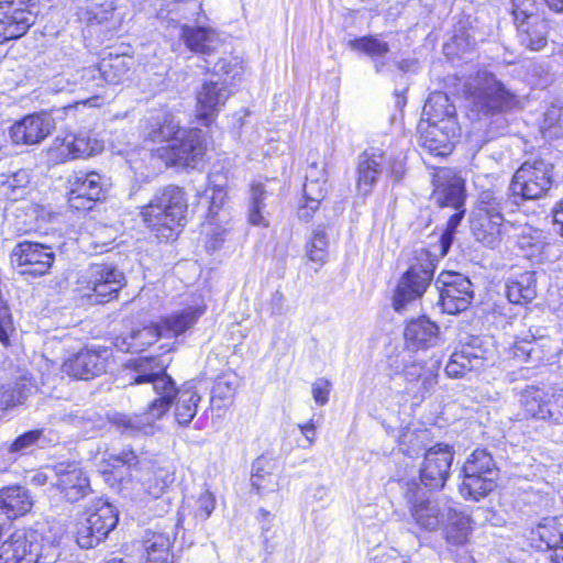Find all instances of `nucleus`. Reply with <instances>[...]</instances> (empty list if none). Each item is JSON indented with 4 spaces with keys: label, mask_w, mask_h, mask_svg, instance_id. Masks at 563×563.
<instances>
[{
    "label": "nucleus",
    "mask_w": 563,
    "mask_h": 563,
    "mask_svg": "<svg viewBox=\"0 0 563 563\" xmlns=\"http://www.w3.org/2000/svg\"><path fill=\"white\" fill-rule=\"evenodd\" d=\"M131 384H150L159 397L150 404L143 415L123 416L115 420L117 424L129 434L152 433L154 421L161 419L168 411L176 395L175 418L180 426H188L197 415V407L201 399L197 390L189 385H184L176 390L172 377L155 360H140L136 363Z\"/></svg>",
    "instance_id": "nucleus-1"
},
{
    "label": "nucleus",
    "mask_w": 563,
    "mask_h": 563,
    "mask_svg": "<svg viewBox=\"0 0 563 563\" xmlns=\"http://www.w3.org/2000/svg\"><path fill=\"white\" fill-rule=\"evenodd\" d=\"M465 87L470 115L486 121L492 136L507 128L506 113L521 107L520 97L493 73L477 71Z\"/></svg>",
    "instance_id": "nucleus-2"
},
{
    "label": "nucleus",
    "mask_w": 563,
    "mask_h": 563,
    "mask_svg": "<svg viewBox=\"0 0 563 563\" xmlns=\"http://www.w3.org/2000/svg\"><path fill=\"white\" fill-rule=\"evenodd\" d=\"M188 209L185 191L174 185L163 187L141 209L144 224L158 239L175 240L185 225Z\"/></svg>",
    "instance_id": "nucleus-3"
},
{
    "label": "nucleus",
    "mask_w": 563,
    "mask_h": 563,
    "mask_svg": "<svg viewBox=\"0 0 563 563\" xmlns=\"http://www.w3.org/2000/svg\"><path fill=\"white\" fill-rule=\"evenodd\" d=\"M405 157L400 153L394 155L380 147H368L360 156L357 162V191L367 196L373 191L379 176L386 172L398 181L405 175Z\"/></svg>",
    "instance_id": "nucleus-4"
},
{
    "label": "nucleus",
    "mask_w": 563,
    "mask_h": 563,
    "mask_svg": "<svg viewBox=\"0 0 563 563\" xmlns=\"http://www.w3.org/2000/svg\"><path fill=\"white\" fill-rule=\"evenodd\" d=\"M435 263L437 258L429 251L421 249L416 252L413 263L402 274L395 290L393 307L397 312L422 297L432 280Z\"/></svg>",
    "instance_id": "nucleus-5"
},
{
    "label": "nucleus",
    "mask_w": 563,
    "mask_h": 563,
    "mask_svg": "<svg viewBox=\"0 0 563 563\" xmlns=\"http://www.w3.org/2000/svg\"><path fill=\"white\" fill-rule=\"evenodd\" d=\"M553 164L544 157H532L521 164L516 170L510 191L515 198L536 200L544 197L553 184Z\"/></svg>",
    "instance_id": "nucleus-6"
},
{
    "label": "nucleus",
    "mask_w": 563,
    "mask_h": 563,
    "mask_svg": "<svg viewBox=\"0 0 563 563\" xmlns=\"http://www.w3.org/2000/svg\"><path fill=\"white\" fill-rule=\"evenodd\" d=\"M413 522L423 530L435 531L444 525L451 514V505L446 501L427 497L424 489L415 479L401 486Z\"/></svg>",
    "instance_id": "nucleus-7"
},
{
    "label": "nucleus",
    "mask_w": 563,
    "mask_h": 563,
    "mask_svg": "<svg viewBox=\"0 0 563 563\" xmlns=\"http://www.w3.org/2000/svg\"><path fill=\"white\" fill-rule=\"evenodd\" d=\"M119 520L113 505L103 499L93 500L78 522L76 542L82 549H91L103 541Z\"/></svg>",
    "instance_id": "nucleus-8"
},
{
    "label": "nucleus",
    "mask_w": 563,
    "mask_h": 563,
    "mask_svg": "<svg viewBox=\"0 0 563 563\" xmlns=\"http://www.w3.org/2000/svg\"><path fill=\"white\" fill-rule=\"evenodd\" d=\"M36 0H0V43L24 35L36 20Z\"/></svg>",
    "instance_id": "nucleus-9"
},
{
    "label": "nucleus",
    "mask_w": 563,
    "mask_h": 563,
    "mask_svg": "<svg viewBox=\"0 0 563 563\" xmlns=\"http://www.w3.org/2000/svg\"><path fill=\"white\" fill-rule=\"evenodd\" d=\"M86 294L97 302H108L118 297L125 286L124 273L112 264L96 263L90 265L86 275Z\"/></svg>",
    "instance_id": "nucleus-10"
},
{
    "label": "nucleus",
    "mask_w": 563,
    "mask_h": 563,
    "mask_svg": "<svg viewBox=\"0 0 563 563\" xmlns=\"http://www.w3.org/2000/svg\"><path fill=\"white\" fill-rule=\"evenodd\" d=\"M54 261L52 247L37 242H20L11 252V262L20 268V274L32 277L47 274Z\"/></svg>",
    "instance_id": "nucleus-11"
},
{
    "label": "nucleus",
    "mask_w": 563,
    "mask_h": 563,
    "mask_svg": "<svg viewBox=\"0 0 563 563\" xmlns=\"http://www.w3.org/2000/svg\"><path fill=\"white\" fill-rule=\"evenodd\" d=\"M441 284L440 305L442 310L449 314L464 311L473 299L471 280L457 273L443 272L440 274L437 285Z\"/></svg>",
    "instance_id": "nucleus-12"
},
{
    "label": "nucleus",
    "mask_w": 563,
    "mask_h": 563,
    "mask_svg": "<svg viewBox=\"0 0 563 563\" xmlns=\"http://www.w3.org/2000/svg\"><path fill=\"white\" fill-rule=\"evenodd\" d=\"M68 203L78 211L91 210L104 194L102 177L96 172H77L67 180Z\"/></svg>",
    "instance_id": "nucleus-13"
},
{
    "label": "nucleus",
    "mask_w": 563,
    "mask_h": 563,
    "mask_svg": "<svg viewBox=\"0 0 563 563\" xmlns=\"http://www.w3.org/2000/svg\"><path fill=\"white\" fill-rule=\"evenodd\" d=\"M166 150L167 159L172 165L195 167L206 151L202 131L199 129L180 130Z\"/></svg>",
    "instance_id": "nucleus-14"
},
{
    "label": "nucleus",
    "mask_w": 563,
    "mask_h": 563,
    "mask_svg": "<svg viewBox=\"0 0 563 563\" xmlns=\"http://www.w3.org/2000/svg\"><path fill=\"white\" fill-rule=\"evenodd\" d=\"M401 375L406 382V393L415 399L423 400L430 396L438 385L439 365L426 366L418 360L402 357Z\"/></svg>",
    "instance_id": "nucleus-15"
},
{
    "label": "nucleus",
    "mask_w": 563,
    "mask_h": 563,
    "mask_svg": "<svg viewBox=\"0 0 563 563\" xmlns=\"http://www.w3.org/2000/svg\"><path fill=\"white\" fill-rule=\"evenodd\" d=\"M453 453L448 446L429 449L420 467V481L429 489H441L449 478Z\"/></svg>",
    "instance_id": "nucleus-16"
},
{
    "label": "nucleus",
    "mask_w": 563,
    "mask_h": 563,
    "mask_svg": "<svg viewBox=\"0 0 563 563\" xmlns=\"http://www.w3.org/2000/svg\"><path fill=\"white\" fill-rule=\"evenodd\" d=\"M55 124L51 114L46 112L25 115L10 129V136L14 144L35 145L45 140L54 130Z\"/></svg>",
    "instance_id": "nucleus-17"
},
{
    "label": "nucleus",
    "mask_w": 563,
    "mask_h": 563,
    "mask_svg": "<svg viewBox=\"0 0 563 563\" xmlns=\"http://www.w3.org/2000/svg\"><path fill=\"white\" fill-rule=\"evenodd\" d=\"M108 350L85 349L66 360L63 371L78 379H90L106 371Z\"/></svg>",
    "instance_id": "nucleus-18"
},
{
    "label": "nucleus",
    "mask_w": 563,
    "mask_h": 563,
    "mask_svg": "<svg viewBox=\"0 0 563 563\" xmlns=\"http://www.w3.org/2000/svg\"><path fill=\"white\" fill-rule=\"evenodd\" d=\"M231 95L222 81H207L197 93V118L208 126Z\"/></svg>",
    "instance_id": "nucleus-19"
},
{
    "label": "nucleus",
    "mask_w": 563,
    "mask_h": 563,
    "mask_svg": "<svg viewBox=\"0 0 563 563\" xmlns=\"http://www.w3.org/2000/svg\"><path fill=\"white\" fill-rule=\"evenodd\" d=\"M56 486L70 503L78 501L90 492L89 478L82 468L75 463H60L55 466Z\"/></svg>",
    "instance_id": "nucleus-20"
},
{
    "label": "nucleus",
    "mask_w": 563,
    "mask_h": 563,
    "mask_svg": "<svg viewBox=\"0 0 563 563\" xmlns=\"http://www.w3.org/2000/svg\"><path fill=\"white\" fill-rule=\"evenodd\" d=\"M56 150L67 159L86 158L100 153L103 144L90 131L69 133L63 139L56 137Z\"/></svg>",
    "instance_id": "nucleus-21"
},
{
    "label": "nucleus",
    "mask_w": 563,
    "mask_h": 563,
    "mask_svg": "<svg viewBox=\"0 0 563 563\" xmlns=\"http://www.w3.org/2000/svg\"><path fill=\"white\" fill-rule=\"evenodd\" d=\"M40 547L22 531H16L0 545V563H37Z\"/></svg>",
    "instance_id": "nucleus-22"
},
{
    "label": "nucleus",
    "mask_w": 563,
    "mask_h": 563,
    "mask_svg": "<svg viewBox=\"0 0 563 563\" xmlns=\"http://www.w3.org/2000/svg\"><path fill=\"white\" fill-rule=\"evenodd\" d=\"M421 145L431 154L443 156L451 152L452 141L457 135V121H446L442 125H426L420 123Z\"/></svg>",
    "instance_id": "nucleus-23"
},
{
    "label": "nucleus",
    "mask_w": 563,
    "mask_h": 563,
    "mask_svg": "<svg viewBox=\"0 0 563 563\" xmlns=\"http://www.w3.org/2000/svg\"><path fill=\"white\" fill-rule=\"evenodd\" d=\"M327 191L324 170L318 169L317 164H311L306 174V183L303 185L305 203L299 208V218L309 220L312 213L319 209Z\"/></svg>",
    "instance_id": "nucleus-24"
},
{
    "label": "nucleus",
    "mask_w": 563,
    "mask_h": 563,
    "mask_svg": "<svg viewBox=\"0 0 563 563\" xmlns=\"http://www.w3.org/2000/svg\"><path fill=\"white\" fill-rule=\"evenodd\" d=\"M347 46L355 52L363 53L371 57L375 71L384 74L389 70L390 63L387 54L390 51L389 44L378 35L362 36L347 42Z\"/></svg>",
    "instance_id": "nucleus-25"
},
{
    "label": "nucleus",
    "mask_w": 563,
    "mask_h": 563,
    "mask_svg": "<svg viewBox=\"0 0 563 563\" xmlns=\"http://www.w3.org/2000/svg\"><path fill=\"white\" fill-rule=\"evenodd\" d=\"M179 36L188 49L202 55H210L222 45L218 33L205 26H189L183 24L180 26Z\"/></svg>",
    "instance_id": "nucleus-26"
},
{
    "label": "nucleus",
    "mask_w": 563,
    "mask_h": 563,
    "mask_svg": "<svg viewBox=\"0 0 563 563\" xmlns=\"http://www.w3.org/2000/svg\"><path fill=\"white\" fill-rule=\"evenodd\" d=\"M179 122L173 114L162 111L145 119L142 123V135L152 142H169L179 133Z\"/></svg>",
    "instance_id": "nucleus-27"
},
{
    "label": "nucleus",
    "mask_w": 563,
    "mask_h": 563,
    "mask_svg": "<svg viewBox=\"0 0 563 563\" xmlns=\"http://www.w3.org/2000/svg\"><path fill=\"white\" fill-rule=\"evenodd\" d=\"M32 507L33 499L24 487L13 485L0 489V511L8 519L24 516Z\"/></svg>",
    "instance_id": "nucleus-28"
},
{
    "label": "nucleus",
    "mask_w": 563,
    "mask_h": 563,
    "mask_svg": "<svg viewBox=\"0 0 563 563\" xmlns=\"http://www.w3.org/2000/svg\"><path fill=\"white\" fill-rule=\"evenodd\" d=\"M251 482L252 487L261 497L278 492L280 487L279 474L276 471L275 463L265 456L256 459L252 466Z\"/></svg>",
    "instance_id": "nucleus-29"
},
{
    "label": "nucleus",
    "mask_w": 563,
    "mask_h": 563,
    "mask_svg": "<svg viewBox=\"0 0 563 563\" xmlns=\"http://www.w3.org/2000/svg\"><path fill=\"white\" fill-rule=\"evenodd\" d=\"M446 121H456L455 107L444 92H433L427 99L422 110V122L427 125H442Z\"/></svg>",
    "instance_id": "nucleus-30"
},
{
    "label": "nucleus",
    "mask_w": 563,
    "mask_h": 563,
    "mask_svg": "<svg viewBox=\"0 0 563 563\" xmlns=\"http://www.w3.org/2000/svg\"><path fill=\"white\" fill-rule=\"evenodd\" d=\"M437 181H441L435 186L433 199L441 207H452L459 210L464 205V184L457 176L449 178L448 172L438 175Z\"/></svg>",
    "instance_id": "nucleus-31"
},
{
    "label": "nucleus",
    "mask_w": 563,
    "mask_h": 563,
    "mask_svg": "<svg viewBox=\"0 0 563 563\" xmlns=\"http://www.w3.org/2000/svg\"><path fill=\"white\" fill-rule=\"evenodd\" d=\"M537 279L533 272L510 276L506 284V296L511 303L527 305L537 296Z\"/></svg>",
    "instance_id": "nucleus-32"
},
{
    "label": "nucleus",
    "mask_w": 563,
    "mask_h": 563,
    "mask_svg": "<svg viewBox=\"0 0 563 563\" xmlns=\"http://www.w3.org/2000/svg\"><path fill=\"white\" fill-rule=\"evenodd\" d=\"M404 336L408 345L427 349L437 344L439 327L427 318H419L407 324Z\"/></svg>",
    "instance_id": "nucleus-33"
},
{
    "label": "nucleus",
    "mask_w": 563,
    "mask_h": 563,
    "mask_svg": "<svg viewBox=\"0 0 563 563\" xmlns=\"http://www.w3.org/2000/svg\"><path fill=\"white\" fill-rule=\"evenodd\" d=\"M533 540H539L540 550L559 552L563 548V517L544 518L532 530Z\"/></svg>",
    "instance_id": "nucleus-34"
},
{
    "label": "nucleus",
    "mask_w": 563,
    "mask_h": 563,
    "mask_svg": "<svg viewBox=\"0 0 563 563\" xmlns=\"http://www.w3.org/2000/svg\"><path fill=\"white\" fill-rule=\"evenodd\" d=\"M504 225L503 212L477 213L473 223L474 234L477 241L488 247H495L501 234Z\"/></svg>",
    "instance_id": "nucleus-35"
},
{
    "label": "nucleus",
    "mask_w": 563,
    "mask_h": 563,
    "mask_svg": "<svg viewBox=\"0 0 563 563\" xmlns=\"http://www.w3.org/2000/svg\"><path fill=\"white\" fill-rule=\"evenodd\" d=\"M470 345L454 351L445 366V374L451 378L463 377L467 372L478 369L484 364L483 356Z\"/></svg>",
    "instance_id": "nucleus-36"
},
{
    "label": "nucleus",
    "mask_w": 563,
    "mask_h": 563,
    "mask_svg": "<svg viewBox=\"0 0 563 563\" xmlns=\"http://www.w3.org/2000/svg\"><path fill=\"white\" fill-rule=\"evenodd\" d=\"M34 387L31 375L22 371L14 382L0 384V405L4 408L22 405Z\"/></svg>",
    "instance_id": "nucleus-37"
},
{
    "label": "nucleus",
    "mask_w": 563,
    "mask_h": 563,
    "mask_svg": "<svg viewBox=\"0 0 563 563\" xmlns=\"http://www.w3.org/2000/svg\"><path fill=\"white\" fill-rule=\"evenodd\" d=\"M444 538L453 547H463L468 542L473 530L468 515L456 511L451 507V514L445 519Z\"/></svg>",
    "instance_id": "nucleus-38"
},
{
    "label": "nucleus",
    "mask_w": 563,
    "mask_h": 563,
    "mask_svg": "<svg viewBox=\"0 0 563 563\" xmlns=\"http://www.w3.org/2000/svg\"><path fill=\"white\" fill-rule=\"evenodd\" d=\"M517 25L519 43L530 51H540L547 45V23L541 20L520 21Z\"/></svg>",
    "instance_id": "nucleus-39"
},
{
    "label": "nucleus",
    "mask_w": 563,
    "mask_h": 563,
    "mask_svg": "<svg viewBox=\"0 0 563 563\" xmlns=\"http://www.w3.org/2000/svg\"><path fill=\"white\" fill-rule=\"evenodd\" d=\"M202 314V308L189 307L165 318L161 323L166 336H178L190 329Z\"/></svg>",
    "instance_id": "nucleus-40"
},
{
    "label": "nucleus",
    "mask_w": 563,
    "mask_h": 563,
    "mask_svg": "<svg viewBox=\"0 0 563 563\" xmlns=\"http://www.w3.org/2000/svg\"><path fill=\"white\" fill-rule=\"evenodd\" d=\"M496 478L493 475L463 473L460 493L465 498L478 500L494 489Z\"/></svg>",
    "instance_id": "nucleus-41"
},
{
    "label": "nucleus",
    "mask_w": 563,
    "mask_h": 563,
    "mask_svg": "<svg viewBox=\"0 0 563 563\" xmlns=\"http://www.w3.org/2000/svg\"><path fill=\"white\" fill-rule=\"evenodd\" d=\"M132 58L124 55L109 56L100 62L101 77L104 82L118 85L128 78Z\"/></svg>",
    "instance_id": "nucleus-42"
},
{
    "label": "nucleus",
    "mask_w": 563,
    "mask_h": 563,
    "mask_svg": "<svg viewBox=\"0 0 563 563\" xmlns=\"http://www.w3.org/2000/svg\"><path fill=\"white\" fill-rule=\"evenodd\" d=\"M172 541L165 533L151 532L144 540L147 563H167Z\"/></svg>",
    "instance_id": "nucleus-43"
},
{
    "label": "nucleus",
    "mask_w": 563,
    "mask_h": 563,
    "mask_svg": "<svg viewBox=\"0 0 563 563\" xmlns=\"http://www.w3.org/2000/svg\"><path fill=\"white\" fill-rule=\"evenodd\" d=\"M31 181L30 173L20 169L10 175L0 176V194L11 200H18L24 195V190Z\"/></svg>",
    "instance_id": "nucleus-44"
},
{
    "label": "nucleus",
    "mask_w": 563,
    "mask_h": 563,
    "mask_svg": "<svg viewBox=\"0 0 563 563\" xmlns=\"http://www.w3.org/2000/svg\"><path fill=\"white\" fill-rule=\"evenodd\" d=\"M125 466L129 470L142 467V460L132 449H122L119 452H111L100 464V471L103 474L112 473L114 470Z\"/></svg>",
    "instance_id": "nucleus-45"
},
{
    "label": "nucleus",
    "mask_w": 563,
    "mask_h": 563,
    "mask_svg": "<svg viewBox=\"0 0 563 563\" xmlns=\"http://www.w3.org/2000/svg\"><path fill=\"white\" fill-rule=\"evenodd\" d=\"M545 390L538 387H528L521 395V406L525 417L544 420Z\"/></svg>",
    "instance_id": "nucleus-46"
},
{
    "label": "nucleus",
    "mask_w": 563,
    "mask_h": 563,
    "mask_svg": "<svg viewBox=\"0 0 563 563\" xmlns=\"http://www.w3.org/2000/svg\"><path fill=\"white\" fill-rule=\"evenodd\" d=\"M463 473L497 476V468L492 455L484 449H476L466 460Z\"/></svg>",
    "instance_id": "nucleus-47"
},
{
    "label": "nucleus",
    "mask_w": 563,
    "mask_h": 563,
    "mask_svg": "<svg viewBox=\"0 0 563 563\" xmlns=\"http://www.w3.org/2000/svg\"><path fill=\"white\" fill-rule=\"evenodd\" d=\"M161 336H166L162 323L144 327L131 333L130 346L135 351L144 350L155 343Z\"/></svg>",
    "instance_id": "nucleus-48"
},
{
    "label": "nucleus",
    "mask_w": 563,
    "mask_h": 563,
    "mask_svg": "<svg viewBox=\"0 0 563 563\" xmlns=\"http://www.w3.org/2000/svg\"><path fill=\"white\" fill-rule=\"evenodd\" d=\"M175 481L173 471L157 468L145 482V490L153 498H159Z\"/></svg>",
    "instance_id": "nucleus-49"
},
{
    "label": "nucleus",
    "mask_w": 563,
    "mask_h": 563,
    "mask_svg": "<svg viewBox=\"0 0 563 563\" xmlns=\"http://www.w3.org/2000/svg\"><path fill=\"white\" fill-rule=\"evenodd\" d=\"M267 191L263 184H254L251 189V207L249 212L250 222L254 225H267L263 216Z\"/></svg>",
    "instance_id": "nucleus-50"
},
{
    "label": "nucleus",
    "mask_w": 563,
    "mask_h": 563,
    "mask_svg": "<svg viewBox=\"0 0 563 563\" xmlns=\"http://www.w3.org/2000/svg\"><path fill=\"white\" fill-rule=\"evenodd\" d=\"M307 256L311 262L324 264L328 258V236L321 229L313 231L307 244Z\"/></svg>",
    "instance_id": "nucleus-51"
},
{
    "label": "nucleus",
    "mask_w": 563,
    "mask_h": 563,
    "mask_svg": "<svg viewBox=\"0 0 563 563\" xmlns=\"http://www.w3.org/2000/svg\"><path fill=\"white\" fill-rule=\"evenodd\" d=\"M544 420L554 423H563V393L556 390H545L544 400Z\"/></svg>",
    "instance_id": "nucleus-52"
},
{
    "label": "nucleus",
    "mask_w": 563,
    "mask_h": 563,
    "mask_svg": "<svg viewBox=\"0 0 563 563\" xmlns=\"http://www.w3.org/2000/svg\"><path fill=\"white\" fill-rule=\"evenodd\" d=\"M239 377L234 373H224L213 385L212 395L221 400L232 399L239 388Z\"/></svg>",
    "instance_id": "nucleus-53"
},
{
    "label": "nucleus",
    "mask_w": 563,
    "mask_h": 563,
    "mask_svg": "<svg viewBox=\"0 0 563 563\" xmlns=\"http://www.w3.org/2000/svg\"><path fill=\"white\" fill-rule=\"evenodd\" d=\"M243 70V60L239 56L228 55L219 58L213 64V71L218 75H228L236 77Z\"/></svg>",
    "instance_id": "nucleus-54"
},
{
    "label": "nucleus",
    "mask_w": 563,
    "mask_h": 563,
    "mask_svg": "<svg viewBox=\"0 0 563 563\" xmlns=\"http://www.w3.org/2000/svg\"><path fill=\"white\" fill-rule=\"evenodd\" d=\"M536 0H512V14L516 24L520 21L538 20Z\"/></svg>",
    "instance_id": "nucleus-55"
},
{
    "label": "nucleus",
    "mask_w": 563,
    "mask_h": 563,
    "mask_svg": "<svg viewBox=\"0 0 563 563\" xmlns=\"http://www.w3.org/2000/svg\"><path fill=\"white\" fill-rule=\"evenodd\" d=\"M517 245L523 252L525 256L532 257L541 251L543 243L539 233H522L518 236Z\"/></svg>",
    "instance_id": "nucleus-56"
},
{
    "label": "nucleus",
    "mask_w": 563,
    "mask_h": 563,
    "mask_svg": "<svg viewBox=\"0 0 563 563\" xmlns=\"http://www.w3.org/2000/svg\"><path fill=\"white\" fill-rule=\"evenodd\" d=\"M42 435L41 430H32L18 437L10 445L11 453H25L30 448L36 444Z\"/></svg>",
    "instance_id": "nucleus-57"
},
{
    "label": "nucleus",
    "mask_w": 563,
    "mask_h": 563,
    "mask_svg": "<svg viewBox=\"0 0 563 563\" xmlns=\"http://www.w3.org/2000/svg\"><path fill=\"white\" fill-rule=\"evenodd\" d=\"M463 217H464V210H462L460 208L449 218L446 229L441 236L443 254H445L448 252V250L450 249L452 241H453L455 230L459 227Z\"/></svg>",
    "instance_id": "nucleus-58"
},
{
    "label": "nucleus",
    "mask_w": 563,
    "mask_h": 563,
    "mask_svg": "<svg viewBox=\"0 0 563 563\" xmlns=\"http://www.w3.org/2000/svg\"><path fill=\"white\" fill-rule=\"evenodd\" d=\"M504 208L501 198L495 196L493 192L484 191L481 194L477 213L503 212Z\"/></svg>",
    "instance_id": "nucleus-59"
},
{
    "label": "nucleus",
    "mask_w": 563,
    "mask_h": 563,
    "mask_svg": "<svg viewBox=\"0 0 563 563\" xmlns=\"http://www.w3.org/2000/svg\"><path fill=\"white\" fill-rule=\"evenodd\" d=\"M532 341L528 340V335L518 338L514 344V354L517 358L522 361H529L533 358V354L537 353L534 346L536 335L531 334Z\"/></svg>",
    "instance_id": "nucleus-60"
},
{
    "label": "nucleus",
    "mask_w": 563,
    "mask_h": 563,
    "mask_svg": "<svg viewBox=\"0 0 563 563\" xmlns=\"http://www.w3.org/2000/svg\"><path fill=\"white\" fill-rule=\"evenodd\" d=\"M216 508V498L210 492L202 493L197 500L196 518L207 520Z\"/></svg>",
    "instance_id": "nucleus-61"
},
{
    "label": "nucleus",
    "mask_w": 563,
    "mask_h": 563,
    "mask_svg": "<svg viewBox=\"0 0 563 563\" xmlns=\"http://www.w3.org/2000/svg\"><path fill=\"white\" fill-rule=\"evenodd\" d=\"M330 389L331 383L328 379L323 377L316 379L312 384V397L314 401L320 406L328 404Z\"/></svg>",
    "instance_id": "nucleus-62"
},
{
    "label": "nucleus",
    "mask_w": 563,
    "mask_h": 563,
    "mask_svg": "<svg viewBox=\"0 0 563 563\" xmlns=\"http://www.w3.org/2000/svg\"><path fill=\"white\" fill-rule=\"evenodd\" d=\"M258 521L261 523L262 538L266 549L273 548V545L269 544V541L274 538L275 531L272 530L273 526L271 512L264 508H261L258 512Z\"/></svg>",
    "instance_id": "nucleus-63"
},
{
    "label": "nucleus",
    "mask_w": 563,
    "mask_h": 563,
    "mask_svg": "<svg viewBox=\"0 0 563 563\" xmlns=\"http://www.w3.org/2000/svg\"><path fill=\"white\" fill-rule=\"evenodd\" d=\"M209 183L212 184V187L210 188V210L213 212L216 209H219L224 203L227 192L224 189V185L222 183H217V179L210 178Z\"/></svg>",
    "instance_id": "nucleus-64"
}]
</instances>
